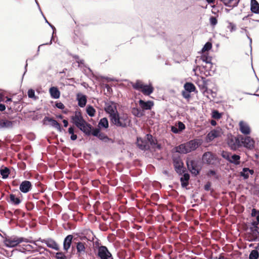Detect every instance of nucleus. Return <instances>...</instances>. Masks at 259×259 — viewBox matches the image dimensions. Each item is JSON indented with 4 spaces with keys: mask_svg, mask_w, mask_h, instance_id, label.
<instances>
[{
    "mask_svg": "<svg viewBox=\"0 0 259 259\" xmlns=\"http://www.w3.org/2000/svg\"><path fill=\"white\" fill-rule=\"evenodd\" d=\"M55 106L60 109H63L65 108L64 104L61 102H56Z\"/></svg>",
    "mask_w": 259,
    "mask_h": 259,
    "instance_id": "6e6d98bb",
    "label": "nucleus"
},
{
    "mask_svg": "<svg viewBox=\"0 0 259 259\" xmlns=\"http://www.w3.org/2000/svg\"><path fill=\"white\" fill-rule=\"evenodd\" d=\"M210 186H211V183L209 182H208L204 185V190L207 191H209L210 190Z\"/></svg>",
    "mask_w": 259,
    "mask_h": 259,
    "instance_id": "338daca9",
    "label": "nucleus"
},
{
    "mask_svg": "<svg viewBox=\"0 0 259 259\" xmlns=\"http://www.w3.org/2000/svg\"><path fill=\"white\" fill-rule=\"evenodd\" d=\"M240 176L242 177L244 180H246L249 178V173L248 172H244L243 173V169L242 171L240 173Z\"/></svg>",
    "mask_w": 259,
    "mask_h": 259,
    "instance_id": "864d4df0",
    "label": "nucleus"
},
{
    "mask_svg": "<svg viewBox=\"0 0 259 259\" xmlns=\"http://www.w3.org/2000/svg\"><path fill=\"white\" fill-rule=\"evenodd\" d=\"M92 127V125L85 121L81 126L78 128L85 135L89 136L91 134Z\"/></svg>",
    "mask_w": 259,
    "mask_h": 259,
    "instance_id": "6ab92c4d",
    "label": "nucleus"
},
{
    "mask_svg": "<svg viewBox=\"0 0 259 259\" xmlns=\"http://www.w3.org/2000/svg\"><path fill=\"white\" fill-rule=\"evenodd\" d=\"M71 122L77 127L81 126L85 121L79 111L74 112V114L71 116Z\"/></svg>",
    "mask_w": 259,
    "mask_h": 259,
    "instance_id": "0eeeda50",
    "label": "nucleus"
},
{
    "mask_svg": "<svg viewBox=\"0 0 259 259\" xmlns=\"http://www.w3.org/2000/svg\"><path fill=\"white\" fill-rule=\"evenodd\" d=\"M111 122L117 127H125L130 123L127 114L117 112L110 118Z\"/></svg>",
    "mask_w": 259,
    "mask_h": 259,
    "instance_id": "f257e3e1",
    "label": "nucleus"
},
{
    "mask_svg": "<svg viewBox=\"0 0 259 259\" xmlns=\"http://www.w3.org/2000/svg\"><path fill=\"white\" fill-rule=\"evenodd\" d=\"M251 11L252 13H257V11L259 10V4L256 0H251V7H250Z\"/></svg>",
    "mask_w": 259,
    "mask_h": 259,
    "instance_id": "bb28decb",
    "label": "nucleus"
},
{
    "mask_svg": "<svg viewBox=\"0 0 259 259\" xmlns=\"http://www.w3.org/2000/svg\"><path fill=\"white\" fill-rule=\"evenodd\" d=\"M132 113L135 116L139 117L144 115L143 112L140 109L136 108L133 109Z\"/></svg>",
    "mask_w": 259,
    "mask_h": 259,
    "instance_id": "ea45409f",
    "label": "nucleus"
},
{
    "mask_svg": "<svg viewBox=\"0 0 259 259\" xmlns=\"http://www.w3.org/2000/svg\"><path fill=\"white\" fill-rule=\"evenodd\" d=\"M224 4L229 7H235L237 6L239 1L237 0H220Z\"/></svg>",
    "mask_w": 259,
    "mask_h": 259,
    "instance_id": "393cba45",
    "label": "nucleus"
},
{
    "mask_svg": "<svg viewBox=\"0 0 259 259\" xmlns=\"http://www.w3.org/2000/svg\"><path fill=\"white\" fill-rule=\"evenodd\" d=\"M171 131L175 134H178V133H180V132L178 130V127L175 126H171Z\"/></svg>",
    "mask_w": 259,
    "mask_h": 259,
    "instance_id": "bf43d9fd",
    "label": "nucleus"
},
{
    "mask_svg": "<svg viewBox=\"0 0 259 259\" xmlns=\"http://www.w3.org/2000/svg\"><path fill=\"white\" fill-rule=\"evenodd\" d=\"M258 255V251L256 249L253 250L249 254V259H257Z\"/></svg>",
    "mask_w": 259,
    "mask_h": 259,
    "instance_id": "58836bf2",
    "label": "nucleus"
},
{
    "mask_svg": "<svg viewBox=\"0 0 259 259\" xmlns=\"http://www.w3.org/2000/svg\"><path fill=\"white\" fill-rule=\"evenodd\" d=\"M35 92L32 89H30L28 91V96L29 98H32L34 97Z\"/></svg>",
    "mask_w": 259,
    "mask_h": 259,
    "instance_id": "5fc2aeb1",
    "label": "nucleus"
},
{
    "mask_svg": "<svg viewBox=\"0 0 259 259\" xmlns=\"http://www.w3.org/2000/svg\"><path fill=\"white\" fill-rule=\"evenodd\" d=\"M208 136L210 139H213L219 136V133L217 131H211L208 134Z\"/></svg>",
    "mask_w": 259,
    "mask_h": 259,
    "instance_id": "79ce46f5",
    "label": "nucleus"
},
{
    "mask_svg": "<svg viewBox=\"0 0 259 259\" xmlns=\"http://www.w3.org/2000/svg\"><path fill=\"white\" fill-rule=\"evenodd\" d=\"M184 88L185 91L189 93H191L195 90V85L191 82H186L184 84Z\"/></svg>",
    "mask_w": 259,
    "mask_h": 259,
    "instance_id": "7c9ffc66",
    "label": "nucleus"
},
{
    "mask_svg": "<svg viewBox=\"0 0 259 259\" xmlns=\"http://www.w3.org/2000/svg\"><path fill=\"white\" fill-rule=\"evenodd\" d=\"M76 99L78 101V105L80 107H84L87 102V96L82 94H77Z\"/></svg>",
    "mask_w": 259,
    "mask_h": 259,
    "instance_id": "412c9836",
    "label": "nucleus"
},
{
    "mask_svg": "<svg viewBox=\"0 0 259 259\" xmlns=\"http://www.w3.org/2000/svg\"><path fill=\"white\" fill-rule=\"evenodd\" d=\"M23 242L32 243L35 246H37L36 241H33L30 239H27L23 237L12 236L6 238V239L4 240V243L5 245L9 247H15L19 243Z\"/></svg>",
    "mask_w": 259,
    "mask_h": 259,
    "instance_id": "f03ea898",
    "label": "nucleus"
},
{
    "mask_svg": "<svg viewBox=\"0 0 259 259\" xmlns=\"http://www.w3.org/2000/svg\"><path fill=\"white\" fill-rule=\"evenodd\" d=\"M240 141L243 146L248 149L251 150L254 147V141L250 137H241Z\"/></svg>",
    "mask_w": 259,
    "mask_h": 259,
    "instance_id": "1a4fd4ad",
    "label": "nucleus"
},
{
    "mask_svg": "<svg viewBox=\"0 0 259 259\" xmlns=\"http://www.w3.org/2000/svg\"><path fill=\"white\" fill-rule=\"evenodd\" d=\"M51 96L53 99H58L60 96V93L56 87H51L49 90Z\"/></svg>",
    "mask_w": 259,
    "mask_h": 259,
    "instance_id": "5701e85b",
    "label": "nucleus"
},
{
    "mask_svg": "<svg viewBox=\"0 0 259 259\" xmlns=\"http://www.w3.org/2000/svg\"><path fill=\"white\" fill-rule=\"evenodd\" d=\"M174 165L175 167V170L178 174H182L183 172H184V170L183 169V163H182L180 159H174Z\"/></svg>",
    "mask_w": 259,
    "mask_h": 259,
    "instance_id": "a211bd4d",
    "label": "nucleus"
},
{
    "mask_svg": "<svg viewBox=\"0 0 259 259\" xmlns=\"http://www.w3.org/2000/svg\"><path fill=\"white\" fill-rule=\"evenodd\" d=\"M98 126L100 128H108L109 126V123L107 118L106 117L101 118L99 122Z\"/></svg>",
    "mask_w": 259,
    "mask_h": 259,
    "instance_id": "c85d7f7f",
    "label": "nucleus"
},
{
    "mask_svg": "<svg viewBox=\"0 0 259 259\" xmlns=\"http://www.w3.org/2000/svg\"><path fill=\"white\" fill-rule=\"evenodd\" d=\"M53 35L52 36V38H51V39L49 43H46V44H41V45H39V46H38V49H37V54H36L37 55H38V54H39L40 47L41 46H44V45H51V44H52V39H53Z\"/></svg>",
    "mask_w": 259,
    "mask_h": 259,
    "instance_id": "13d9d810",
    "label": "nucleus"
},
{
    "mask_svg": "<svg viewBox=\"0 0 259 259\" xmlns=\"http://www.w3.org/2000/svg\"><path fill=\"white\" fill-rule=\"evenodd\" d=\"M240 32L241 33H246V35L247 38L249 39V40L250 41V45H251L252 39H251V38L248 35V31L246 29L241 28V29L240 30ZM250 47L251 48V46H250Z\"/></svg>",
    "mask_w": 259,
    "mask_h": 259,
    "instance_id": "de8ad7c7",
    "label": "nucleus"
},
{
    "mask_svg": "<svg viewBox=\"0 0 259 259\" xmlns=\"http://www.w3.org/2000/svg\"><path fill=\"white\" fill-rule=\"evenodd\" d=\"M253 238L250 241H256L259 240V228L250 229Z\"/></svg>",
    "mask_w": 259,
    "mask_h": 259,
    "instance_id": "c756f323",
    "label": "nucleus"
},
{
    "mask_svg": "<svg viewBox=\"0 0 259 259\" xmlns=\"http://www.w3.org/2000/svg\"><path fill=\"white\" fill-rule=\"evenodd\" d=\"M239 130L244 135H249L251 130L249 125L243 121H240L239 123Z\"/></svg>",
    "mask_w": 259,
    "mask_h": 259,
    "instance_id": "dca6fc26",
    "label": "nucleus"
},
{
    "mask_svg": "<svg viewBox=\"0 0 259 259\" xmlns=\"http://www.w3.org/2000/svg\"><path fill=\"white\" fill-rule=\"evenodd\" d=\"M222 156L223 158H225L226 159H227V160H228L229 161V160H230L231 159V156H230V155L228 153H223L222 154Z\"/></svg>",
    "mask_w": 259,
    "mask_h": 259,
    "instance_id": "0e129e2a",
    "label": "nucleus"
},
{
    "mask_svg": "<svg viewBox=\"0 0 259 259\" xmlns=\"http://www.w3.org/2000/svg\"><path fill=\"white\" fill-rule=\"evenodd\" d=\"M139 105L143 110H150L154 106V102L152 101L145 102L142 100H139Z\"/></svg>",
    "mask_w": 259,
    "mask_h": 259,
    "instance_id": "aec40b11",
    "label": "nucleus"
},
{
    "mask_svg": "<svg viewBox=\"0 0 259 259\" xmlns=\"http://www.w3.org/2000/svg\"><path fill=\"white\" fill-rule=\"evenodd\" d=\"M177 125L178 128L180 132L185 128V125L181 121H179Z\"/></svg>",
    "mask_w": 259,
    "mask_h": 259,
    "instance_id": "09e8293b",
    "label": "nucleus"
},
{
    "mask_svg": "<svg viewBox=\"0 0 259 259\" xmlns=\"http://www.w3.org/2000/svg\"><path fill=\"white\" fill-rule=\"evenodd\" d=\"M73 236L72 235H67L64 239L63 241V249L67 251L70 248L72 244Z\"/></svg>",
    "mask_w": 259,
    "mask_h": 259,
    "instance_id": "f3484780",
    "label": "nucleus"
},
{
    "mask_svg": "<svg viewBox=\"0 0 259 259\" xmlns=\"http://www.w3.org/2000/svg\"><path fill=\"white\" fill-rule=\"evenodd\" d=\"M209 22L211 24V25L214 26L217 23V20L215 17L211 16L209 18Z\"/></svg>",
    "mask_w": 259,
    "mask_h": 259,
    "instance_id": "603ef678",
    "label": "nucleus"
},
{
    "mask_svg": "<svg viewBox=\"0 0 259 259\" xmlns=\"http://www.w3.org/2000/svg\"><path fill=\"white\" fill-rule=\"evenodd\" d=\"M259 223L257 222L253 221L251 223V226L250 229L258 228L257 225Z\"/></svg>",
    "mask_w": 259,
    "mask_h": 259,
    "instance_id": "e2e57ef3",
    "label": "nucleus"
},
{
    "mask_svg": "<svg viewBox=\"0 0 259 259\" xmlns=\"http://www.w3.org/2000/svg\"><path fill=\"white\" fill-rule=\"evenodd\" d=\"M190 179V176L188 174L186 173L183 175V176L181 178V181H188Z\"/></svg>",
    "mask_w": 259,
    "mask_h": 259,
    "instance_id": "8fccbe9b",
    "label": "nucleus"
},
{
    "mask_svg": "<svg viewBox=\"0 0 259 259\" xmlns=\"http://www.w3.org/2000/svg\"><path fill=\"white\" fill-rule=\"evenodd\" d=\"M228 144L233 150H236L240 146L239 139L235 137H231L228 138Z\"/></svg>",
    "mask_w": 259,
    "mask_h": 259,
    "instance_id": "f8f14e48",
    "label": "nucleus"
},
{
    "mask_svg": "<svg viewBox=\"0 0 259 259\" xmlns=\"http://www.w3.org/2000/svg\"><path fill=\"white\" fill-rule=\"evenodd\" d=\"M10 199L11 202L14 205H18L21 202V200L13 194L10 195Z\"/></svg>",
    "mask_w": 259,
    "mask_h": 259,
    "instance_id": "72a5a7b5",
    "label": "nucleus"
},
{
    "mask_svg": "<svg viewBox=\"0 0 259 259\" xmlns=\"http://www.w3.org/2000/svg\"><path fill=\"white\" fill-rule=\"evenodd\" d=\"M147 139L148 141L150 142V144L151 145L156 146V147L158 149H160L161 146L159 144H157L156 140L154 139L152 136L150 134L147 135Z\"/></svg>",
    "mask_w": 259,
    "mask_h": 259,
    "instance_id": "a878e982",
    "label": "nucleus"
},
{
    "mask_svg": "<svg viewBox=\"0 0 259 259\" xmlns=\"http://www.w3.org/2000/svg\"><path fill=\"white\" fill-rule=\"evenodd\" d=\"M98 256L100 259H109L112 256L111 253L109 251L105 246H101L98 249Z\"/></svg>",
    "mask_w": 259,
    "mask_h": 259,
    "instance_id": "6e6552de",
    "label": "nucleus"
},
{
    "mask_svg": "<svg viewBox=\"0 0 259 259\" xmlns=\"http://www.w3.org/2000/svg\"><path fill=\"white\" fill-rule=\"evenodd\" d=\"M200 60L208 65L209 66V68L211 67L212 65V64L211 63V57L209 56L207 54H206L204 53L202 54L200 57H197V58L195 60V62L196 63L197 62H199Z\"/></svg>",
    "mask_w": 259,
    "mask_h": 259,
    "instance_id": "ddd939ff",
    "label": "nucleus"
},
{
    "mask_svg": "<svg viewBox=\"0 0 259 259\" xmlns=\"http://www.w3.org/2000/svg\"><path fill=\"white\" fill-rule=\"evenodd\" d=\"M258 211L259 210H256L254 208H253L251 210V215L252 217H256L257 216V215L258 214Z\"/></svg>",
    "mask_w": 259,
    "mask_h": 259,
    "instance_id": "69168bd1",
    "label": "nucleus"
},
{
    "mask_svg": "<svg viewBox=\"0 0 259 259\" xmlns=\"http://www.w3.org/2000/svg\"><path fill=\"white\" fill-rule=\"evenodd\" d=\"M98 138L100 140H101L103 142H105V143H107L109 142H110L112 143H113V141L111 139L108 138V136L106 134H105L103 133H100V134L99 135Z\"/></svg>",
    "mask_w": 259,
    "mask_h": 259,
    "instance_id": "2f4dec72",
    "label": "nucleus"
},
{
    "mask_svg": "<svg viewBox=\"0 0 259 259\" xmlns=\"http://www.w3.org/2000/svg\"><path fill=\"white\" fill-rule=\"evenodd\" d=\"M37 241H40L42 243H45L48 247L55 250L58 251L60 249L58 243L53 239L48 238L47 239H41L39 238Z\"/></svg>",
    "mask_w": 259,
    "mask_h": 259,
    "instance_id": "9b49d317",
    "label": "nucleus"
},
{
    "mask_svg": "<svg viewBox=\"0 0 259 259\" xmlns=\"http://www.w3.org/2000/svg\"><path fill=\"white\" fill-rule=\"evenodd\" d=\"M144 95H150L153 92V88L151 85H144L141 91Z\"/></svg>",
    "mask_w": 259,
    "mask_h": 259,
    "instance_id": "b1692460",
    "label": "nucleus"
},
{
    "mask_svg": "<svg viewBox=\"0 0 259 259\" xmlns=\"http://www.w3.org/2000/svg\"><path fill=\"white\" fill-rule=\"evenodd\" d=\"M45 120L48 121L52 127L56 128L60 132H62V129L61 127V125L57 120L48 117H45Z\"/></svg>",
    "mask_w": 259,
    "mask_h": 259,
    "instance_id": "4be33fe9",
    "label": "nucleus"
},
{
    "mask_svg": "<svg viewBox=\"0 0 259 259\" xmlns=\"http://www.w3.org/2000/svg\"><path fill=\"white\" fill-rule=\"evenodd\" d=\"M96 110L92 106H89L87 107V112L89 116L93 117L95 116Z\"/></svg>",
    "mask_w": 259,
    "mask_h": 259,
    "instance_id": "4c0bfd02",
    "label": "nucleus"
},
{
    "mask_svg": "<svg viewBox=\"0 0 259 259\" xmlns=\"http://www.w3.org/2000/svg\"><path fill=\"white\" fill-rule=\"evenodd\" d=\"M182 95L184 98L185 99H189L190 98V93L187 92L186 91H183L182 92Z\"/></svg>",
    "mask_w": 259,
    "mask_h": 259,
    "instance_id": "052dcab7",
    "label": "nucleus"
},
{
    "mask_svg": "<svg viewBox=\"0 0 259 259\" xmlns=\"http://www.w3.org/2000/svg\"><path fill=\"white\" fill-rule=\"evenodd\" d=\"M212 116L213 118H214L215 119H220L221 118L222 115L217 110H214L212 112Z\"/></svg>",
    "mask_w": 259,
    "mask_h": 259,
    "instance_id": "49530a36",
    "label": "nucleus"
},
{
    "mask_svg": "<svg viewBox=\"0 0 259 259\" xmlns=\"http://www.w3.org/2000/svg\"><path fill=\"white\" fill-rule=\"evenodd\" d=\"M248 172L249 174L253 175L254 174V170L253 169H250L249 168L244 167L243 168V173Z\"/></svg>",
    "mask_w": 259,
    "mask_h": 259,
    "instance_id": "4d7b16f0",
    "label": "nucleus"
},
{
    "mask_svg": "<svg viewBox=\"0 0 259 259\" xmlns=\"http://www.w3.org/2000/svg\"><path fill=\"white\" fill-rule=\"evenodd\" d=\"M199 87H200L201 90L203 92V93H209V92H212L211 90L207 89L206 85V83L204 81H203V84L201 85V86L199 85Z\"/></svg>",
    "mask_w": 259,
    "mask_h": 259,
    "instance_id": "c03bdc74",
    "label": "nucleus"
},
{
    "mask_svg": "<svg viewBox=\"0 0 259 259\" xmlns=\"http://www.w3.org/2000/svg\"><path fill=\"white\" fill-rule=\"evenodd\" d=\"M19 120H10L6 118L0 119V129L12 128L17 123H19Z\"/></svg>",
    "mask_w": 259,
    "mask_h": 259,
    "instance_id": "39448f33",
    "label": "nucleus"
},
{
    "mask_svg": "<svg viewBox=\"0 0 259 259\" xmlns=\"http://www.w3.org/2000/svg\"><path fill=\"white\" fill-rule=\"evenodd\" d=\"M227 23L228 24L227 28L229 29L231 32L236 30V26L235 24L229 21H227Z\"/></svg>",
    "mask_w": 259,
    "mask_h": 259,
    "instance_id": "37998d69",
    "label": "nucleus"
},
{
    "mask_svg": "<svg viewBox=\"0 0 259 259\" xmlns=\"http://www.w3.org/2000/svg\"><path fill=\"white\" fill-rule=\"evenodd\" d=\"M68 133L71 135H72V134H74V129L73 126H70L68 128Z\"/></svg>",
    "mask_w": 259,
    "mask_h": 259,
    "instance_id": "774afa93",
    "label": "nucleus"
},
{
    "mask_svg": "<svg viewBox=\"0 0 259 259\" xmlns=\"http://www.w3.org/2000/svg\"><path fill=\"white\" fill-rule=\"evenodd\" d=\"M0 174L3 179H7L8 178L10 174V170L7 167H4L3 168L0 169Z\"/></svg>",
    "mask_w": 259,
    "mask_h": 259,
    "instance_id": "473e14b6",
    "label": "nucleus"
},
{
    "mask_svg": "<svg viewBox=\"0 0 259 259\" xmlns=\"http://www.w3.org/2000/svg\"><path fill=\"white\" fill-rule=\"evenodd\" d=\"M55 257L56 259H67L66 256L62 252H58L56 253Z\"/></svg>",
    "mask_w": 259,
    "mask_h": 259,
    "instance_id": "a18cd8bd",
    "label": "nucleus"
},
{
    "mask_svg": "<svg viewBox=\"0 0 259 259\" xmlns=\"http://www.w3.org/2000/svg\"><path fill=\"white\" fill-rule=\"evenodd\" d=\"M76 62L78 63V66H79L81 64H84V61L83 60H80L78 56H75L74 57Z\"/></svg>",
    "mask_w": 259,
    "mask_h": 259,
    "instance_id": "680f3d73",
    "label": "nucleus"
},
{
    "mask_svg": "<svg viewBox=\"0 0 259 259\" xmlns=\"http://www.w3.org/2000/svg\"><path fill=\"white\" fill-rule=\"evenodd\" d=\"M188 169L191 172L192 175L194 176L198 175L200 170L201 167L199 165L198 160L188 158L186 161Z\"/></svg>",
    "mask_w": 259,
    "mask_h": 259,
    "instance_id": "20e7f679",
    "label": "nucleus"
},
{
    "mask_svg": "<svg viewBox=\"0 0 259 259\" xmlns=\"http://www.w3.org/2000/svg\"><path fill=\"white\" fill-rule=\"evenodd\" d=\"M211 48H212L211 43H210L209 42H207L204 45L203 47L202 48L201 51H202V52L204 53L206 51H208L210 50L211 49Z\"/></svg>",
    "mask_w": 259,
    "mask_h": 259,
    "instance_id": "a19ab883",
    "label": "nucleus"
},
{
    "mask_svg": "<svg viewBox=\"0 0 259 259\" xmlns=\"http://www.w3.org/2000/svg\"><path fill=\"white\" fill-rule=\"evenodd\" d=\"M137 143L138 147L141 150L147 149V145L146 144V142L143 141L141 138L137 139Z\"/></svg>",
    "mask_w": 259,
    "mask_h": 259,
    "instance_id": "f704fd0d",
    "label": "nucleus"
},
{
    "mask_svg": "<svg viewBox=\"0 0 259 259\" xmlns=\"http://www.w3.org/2000/svg\"><path fill=\"white\" fill-rule=\"evenodd\" d=\"M100 129L99 128H96L95 129L93 130L92 133H91V134L94 136H95V137H98L99 135H100Z\"/></svg>",
    "mask_w": 259,
    "mask_h": 259,
    "instance_id": "3c124183",
    "label": "nucleus"
},
{
    "mask_svg": "<svg viewBox=\"0 0 259 259\" xmlns=\"http://www.w3.org/2000/svg\"><path fill=\"white\" fill-rule=\"evenodd\" d=\"M240 156L239 155L233 154L231 156V159L229 160V162L234 164L235 165H239L240 163Z\"/></svg>",
    "mask_w": 259,
    "mask_h": 259,
    "instance_id": "cd10ccee",
    "label": "nucleus"
},
{
    "mask_svg": "<svg viewBox=\"0 0 259 259\" xmlns=\"http://www.w3.org/2000/svg\"><path fill=\"white\" fill-rule=\"evenodd\" d=\"M86 246L87 244L85 242L79 241L76 243V253L78 256L85 253Z\"/></svg>",
    "mask_w": 259,
    "mask_h": 259,
    "instance_id": "2eb2a0df",
    "label": "nucleus"
},
{
    "mask_svg": "<svg viewBox=\"0 0 259 259\" xmlns=\"http://www.w3.org/2000/svg\"><path fill=\"white\" fill-rule=\"evenodd\" d=\"M24 249L27 251H32V252H36L38 251V250L36 249V247L30 245V244H24Z\"/></svg>",
    "mask_w": 259,
    "mask_h": 259,
    "instance_id": "c9c22d12",
    "label": "nucleus"
},
{
    "mask_svg": "<svg viewBox=\"0 0 259 259\" xmlns=\"http://www.w3.org/2000/svg\"><path fill=\"white\" fill-rule=\"evenodd\" d=\"M32 188V184L30 181H24L20 185L19 189L21 192L24 193L28 192Z\"/></svg>",
    "mask_w": 259,
    "mask_h": 259,
    "instance_id": "4468645a",
    "label": "nucleus"
},
{
    "mask_svg": "<svg viewBox=\"0 0 259 259\" xmlns=\"http://www.w3.org/2000/svg\"><path fill=\"white\" fill-rule=\"evenodd\" d=\"M104 110L110 118L118 112L116 103L111 101L105 103Z\"/></svg>",
    "mask_w": 259,
    "mask_h": 259,
    "instance_id": "423d86ee",
    "label": "nucleus"
},
{
    "mask_svg": "<svg viewBox=\"0 0 259 259\" xmlns=\"http://www.w3.org/2000/svg\"><path fill=\"white\" fill-rule=\"evenodd\" d=\"M199 144L197 140L194 139L183 144H181L177 148V151L181 153H188L196 150Z\"/></svg>",
    "mask_w": 259,
    "mask_h": 259,
    "instance_id": "7ed1b4c3",
    "label": "nucleus"
},
{
    "mask_svg": "<svg viewBox=\"0 0 259 259\" xmlns=\"http://www.w3.org/2000/svg\"><path fill=\"white\" fill-rule=\"evenodd\" d=\"M202 160L204 163L213 164L215 161V157L211 152H206L203 154Z\"/></svg>",
    "mask_w": 259,
    "mask_h": 259,
    "instance_id": "9d476101",
    "label": "nucleus"
},
{
    "mask_svg": "<svg viewBox=\"0 0 259 259\" xmlns=\"http://www.w3.org/2000/svg\"><path fill=\"white\" fill-rule=\"evenodd\" d=\"M143 85L142 81L137 80L135 83L133 84L132 87L135 90L141 91Z\"/></svg>",
    "mask_w": 259,
    "mask_h": 259,
    "instance_id": "e433bc0d",
    "label": "nucleus"
}]
</instances>
